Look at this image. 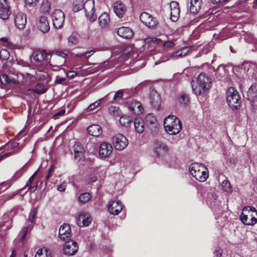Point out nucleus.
Returning a JSON list of instances; mask_svg holds the SVG:
<instances>
[{"instance_id":"obj_1","label":"nucleus","mask_w":257,"mask_h":257,"mask_svg":"<svg viewBox=\"0 0 257 257\" xmlns=\"http://www.w3.org/2000/svg\"><path fill=\"white\" fill-rule=\"evenodd\" d=\"M211 84L210 78L206 76L204 73H200L196 81H192L193 91L196 95H201L210 88Z\"/></svg>"},{"instance_id":"obj_2","label":"nucleus","mask_w":257,"mask_h":257,"mask_svg":"<svg viewBox=\"0 0 257 257\" xmlns=\"http://www.w3.org/2000/svg\"><path fill=\"white\" fill-rule=\"evenodd\" d=\"M164 125L166 132L172 135L178 134L182 130L180 119L173 115H168L165 118Z\"/></svg>"},{"instance_id":"obj_3","label":"nucleus","mask_w":257,"mask_h":257,"mask_svg":"<svg viewBox=\"0 0 257 257\" xmlns=\"http://www.w3.org/2000/svg\"><path fill=\"white\" fill-rule=\"evenodd\" d=\"M189 170L192 176L200 182H204L209 176L208 169L201 163H192L189 167Z\"/></svg>"},{"instance_id":"obj_4","label":"nucleus","mask_w":257,"mask_h":257,"mask_svg":"<svg viewBox=\"0 0 257 257\" xmlns=\"http://www.w3.org/2000/svg\"><path fill=\"white\" fill-rule=\"evenodd\" d=\"M226 99L228 105L233 109H236L240 106V96L234 87H231L228 89Z\"/></svg>"},{"instance_id":"obj_5","label":"nucleus","mask_w":257,"mask_h":257,"mask_svg":"<svg viewBox=\"0 0 257 257\" xmlns=\"http://www.w3.org/2000/svg\"><path fill=\"white\" fill-rule=\"evenodd\" d=\"M49 55L46 50L34 52L31 57L32 63L36 66L43 65L49 62Z\"/></svg>"},{"instance_id":"obj_6","label":"nucleus","mask_w":257,"mask_h":257,"mask_svg":"<svg viewBox=\"0 0 257 257\" xmlns=\"http://www.w3.org/2000/svg\"><path fill=\"white\" fill-rule=\"evenodd\" d=\"M85 12L86 17L90 22L95 21L97 16L94 14L95 7L94 0H88L84 3L83 8Z\"/></svg>"},{"instance_id":"obj_7","label":"nucleus","mask_w":257,"mask_h":257,"mask_svg":"<svg viewBox=\"0 0 257 257\" xmlns=\"http://www.w3.org/2000/svg\"><path fill=\"white\" fill-rule=\"evenodd\" d=\"M54 27L56 29H60L63 26L65 15L62 11L59 9L54 10L51 15Z\"/></svg>"},{"instance_id":"obj_8","label":"nucleus","mask_w":257,"mask_h":257,"mask_svg":"<svg viewBox=\"0 0 257 257\" xmlns=\"http://www.w3.org/2000/svg\"><path fill=\"white\" fill-rule=\"evenodd\" d=\"M217 195L214 190H210L207 193L206 197V202L210 207L216 211L220 210V203L217 200Z\"/></svg>"},{"instance_id":"obj_9","label":"nucleus","mask_w":257,"mask_h":257,"mask_svg":"<svg viewBox=\"0 0 257 257\" xmlns=\"http://www.w3.org/2000/svg\"><path fill=\"white\" fill-rule=\"evenodd\" d=\"M128 144L126 138L122 134H118L113 137V144L117 150L122 151L127 147Z\"/></svg>"},{"instance_id":"obj_10","label":"nucleus","mask_w":257,"mask_h":257,"mask_svg":"<svg viewBox=\"0 0 257 257\" xmlns=\"http://www.w3.org/2000/svg\"><path fill=\"white\" fill-rule=\"evenodd\" d=\"M154 150L158 157H163L168 153V148L166 144L161 141H156L154 146Z\"/></svg>"},{"instance_id":"obj_11","label":"nucleus","mask_w":257,"mask_h":257,"mask_svg":"<svg viewBox=\"0 0 257 257\" xmlns=\"http://www.w3.org/2000/svg\"><path fill=\"white\" fill-rule=\"evenodd\" d=\"M78 249L77 242L73 240L66 241L63 247L64 253L68 256L74 255L77 252Z\"/></svg>"},{"instance_id":"obj_12","label":"nucleus","mask_w":257,"mask_h":257,"mask_svg":"<svg viewBox=\"0 0 257 257\" xmlns=\"http://www.w3.org/2000/svg\"><path fill=\"white\" fill-rule=\"evenodd\" d=\"M113 148L110 144L102 142L99 145V156L101 158H106L111 154Z\"/></svg>"},{"instance_id":"obj_13","label":"nucleus","mask_w":257,"mask_h":257,"mask_svg":"<svg viewBox=\"0 0 257 257\" xmlns=\"http://www.w3.org/2000/svg\"><path fill=\"white\" fill-rule=\"evenodd\" d=\"M71 229L68 224L64 223L60 227L59 237L61 240L63 241L68 240L71 236Z\"/></svg>"},{"instance_id":"obj_14","label":"nucleus","mask_w":257,"mask_h":257,"mask_svg":"<svg viewBox=\"0 0 257 257\" xmlns=\"http://www.w3.org/2000/svg\"><path fill=\"white\" fill-rule=\"evenodd\" d=\"M91 221L89 214L87 213L80 212L77 217L76 222L79 227L87 226Z\"/></svg>"},{"instance_id":"obj_15","label":"nucleus","mask_w":257,"mask_h":257,"mask_svg":"<svg viewBox=\"0 0 257 257\" xmlns=\"http://www.w3.org/2000/svg\"><path fill=\"white\" fill-rule=\"evenodd\" d=\"M107 208L111 214L117 215L122 209V205L119 201H110L107 204Z\"/></svg>"},{"instance_id":"obj_16","label":"nucleus","mask_w":257,"mask_h":257,"mask_svg":"<svg viewBox=\"0 0 257 257\" xmlns=\"http://www.w3.org/2000/svg\"><path fill=\"white\" fill-rule=\"evenodd\" d=\"M37 27L44 34L47 33L49 31V22L46 16H41L39 17L37 23Z\"/></svg>"},{"instance_id":"obj_17","label":"nucleus","mask_w":257,"mask_h":257,"mask_svg":"<svg viewBox=\"0 0 257 257\" xmlns=\"http://www.w3.org/2000/svg\"><path fill=\"white\" fill-rule=\"evenodd\" d=\"M141 21L146 26L153 28L156 25V22L151 15L146 13H142L140 17Z\"/></svg>"},{"instance_id":"obj_18","label":"nucleus","mask_w":257,"mask_h":257,"mask_svg":"<svg viewBox=\"0 0 257 257\" xmlns=\"http://www.w3.org/2000/svg\"><path fill=\"white\" fill-rule=\"evenodd\" d=\"M150 101L154 109H159L161 104L160 97L157 92L154 89L150 91Z\"/></svg>"},{"instance_id":"obj_19","label":"nucleus","mask_w":257,"mask_h":257,"mask_svg":"<svg viewBox=\"0 0 257 257\" xmlns=\"http://www.w3.org/2000/svg\"><path fill=\"white\" fill-rule=\"evenodd\" d=\"M11 14L7 0H0V18L3 20L8 19Z\"/></svg>"},{"instance_id":"obj_20","label":"nucleus","mask_w":257,"mask_h":257,"mask_svg":"<svg viewBox=\"0 0 257 257\" xmlns=\"http://www.w3.org/2000/svg\"><path fill=\"white\" fill-rule=\"evenodd\" d=\"M171 9L170 18L173 22L177 21L180 15L179 4L176 2H172L170 5Z\"/></svg>"},{"instance_id":"obj_21","label":"nucleus","mask_w":257,"mask_h":257,"mask_svg":"<svg viewBox=\"0 0 257 257\" xmlns=\"http://www.w3.org/2000/svg\"><path fill=\"white\" fill-rule=\"evenodd\" d=\"M15 23L18 29H23L25 27L27 23L26 15L22 13H18L15 16Z\"/></svg>"},{"instance_id":"obj_22","label":"nucleus","mask_w":257,"mask_h":257,"mask_svg":"<svg viewBox=\"0 0 257 257\" xmlns=\"http://www.w3.org/2000/svg\"><path fill=\"white\" fill-rule=\"evenodd\" d=\"M129 110L133 113L140 115L144 112V108L141 103L137 101H132L128 106Z\"/></svg>"},{"instance_id":"obj_23","label":"nucleus","mask_w":257,"mask_h":257,"mask_svg":"<svg viewBox=\"0 0 257 257\" xmlns=\"http://www.w3.org/2000/svg\"><path fill=\"white\" fill-rule=\"evenodd\" d=\"M115 32L118 36L120 37L130 39L133 36V32L128 27H121L115 30Z\"/></svg>"},{"instance_id":"obj_24","label":"nucleus","mask_w":257,"mask_h":257,"mask_svg":"<svg viewBox=\"0 0 257 257\" xmlns=\"http://www.w3.org/2000/svg\"><path fill=\"white\" fill-rule=\"evenodd\" d=\"M113 11L119 18H122L126 12V6L120 1L115 2L113 4Z\"/></svg>"},{"instance_id":"obj_25","label":"nucleus","mask_w":257,"mask_h":257,"mask_svg":"<svg viewBox=\"0 0 257 257\" xmlns=\"http://www.w3.org/2000/svg\"><path fill=\"white\" fill-rule=\"evenodd\" d=\"M247 99L250 103L254 102L257 99V84H252L247 92Z\"/></svg>"},{"instance_id":"obj_26","label":"nucleus","mask_w":257,"mask_h":257,"mask_svg":"<svg viewBox=\"0 0 257 257\" xmlns=\"http://www.w3.org/2000/svg\"><path fill=\"white\" fill-rule=\"evenodd\" d=\"M99 26L102 29H105L108 27L110 22L109 15L106 13H103L99 17Z\"/></svg>"},{"instance_id":"obj_27","label":"nucleus","mask_w":257,"mask_h":257,"mask_svg":"<svg viewBox=\"0 0 257 257\" xmlns=\"http://www.w3.org/2000/svg\"><path fill=\"white\" fill-rule=\"evenodd\" d=\"M87 131L91 136L98 137L102 134V130L99 125L94 124L87 128Z\"/></svg>"},{"instance_id":"obj_28","label":"nucleus","mask_w":257,"mask_h":257,"mask_svg":"<svg viewBox=\"0 0 257 257\" xmlns=\"http://www.w3.org/2000/svg\"><path fill=\"white\" fill-rule=\"evenodd\" d=\"M202 3V0H191L190 12L194 14L198 13L201 9Z\"/></svg>"},{"instance_id":"obj_29","label":"nucleus","mask_w":257,"mask_h":257,"mask_svg":"<svg viewBox=\"0 0 257 257\" xmlns=\"http://www.w3.org/2000/svg\"><path fill=\"white\" fill-rule=\"evenodd\" d=\"M134 123L135 130L137 133L141 134L144 131V122L141 118H135Z\"/></svg>"},{"instance_id":"obj_30","label":"nucleus","mask_w":257,"mask_h":257,"mask_svg":"<svg viewBox=\"0 0 257 257\" xmlns=\"http://www.w3.org/2000/svg\"><path fill=\"white\" fill-rule=\"evenodd\" d=\"M75 158H81L83 156V148L80 143H76L74 146Z\"/></svg>"},{"instance_id":"obj_31","label":"nucleus","mask_w":257,"mask_h":257,"mask_svg":"<svg viewBox=\"0 0 257 257\" xmlns=\"http://www.w3.org/2000/svg\"><path fill=\"white\" fill-rule=\"evenodd\" d=\"M189 51V49L188 48H184L181 50H179L172 53L169 55L170 58H177V57H181L182 56H185Z\"/></svg>"},{"instance_id":"obj_32","label":"nucleus","mask_w":257,"mask_h":257,"mask_svg":"<svg viewBox=\"0 0 257 257\" xmlns=\"http://www.w3.org/2000/svg\"><path fill=\"white\" fill-rule=\"evenodd\" d=\"M145 122L148 126L153 127L156 124L157 119L153 113H149L146 116Z\"/></svg>"},{"instance_id":"obj_33","label":"nucleus","mask_w":257,"mask_h":257,"mask_svg":"<svg viewBox=\"0 0 257 257\" xmlns=\"http://www.w3.org/2000/svg\"><path fill=\"white\" fill-rule=\"evenodd\" d=\"M84 7V0H74L72 10L74 12H77L82 10Z\"/></svg>"},{"instance_id":"obj_34","label":"nucleus","mask_w":257,"mask_h":257,"mask_svg":"<svg viewBox=\"0 0 257 257\" xmlns=\"http://www.w3.org/2000/svg\"><path fill=\"white\" fill-rule=\"evenodd\" d=\"M29 91H32L35 93L42 94L47 91V88L41 83H38L35 89H29Z\"/></svg>"},{"instance_id":"obj_35","label":"nucleus","mask_w":257,"mask_h":257,"mask_svg":"<svg viewBox=\"0 0 257 257\" xmlns=\"http://www.w3.org/2000/svg\"><path fill=\"white\" fill-rule=\"evenodd\" d=\"M35 257H51L50 252L47 248H40L37 250Z\"/></svg>"},{"instance_id":"obj_36","label":"nucleus","mask_w":257,"mask_h":257,"mask_svg":"<svg viewBox=\"0 0 257 257\" xmlns=\"http://www.w3.org/2000/svg\"><path fill=\"white\" fill-rule=\"evenodd\" d=\"M101 99H99L96 101L95 102L90 104L88 107L84 109L83 110V113H86L91 111H93L95 109H96L99 105L101 101Z\"/></svg>"},{"instance_id":"obj_37","label":"nucleus","mask_w":257,"mask_h":257,"mask_svg":"<svg viewBox=\"0 0 257 257\" xmlns=\"http://www.w3.org/2000/svg\"><path fill=\"white\" fill-rule=\"evenodd\" d=\"M119 121L121 125L128 127L132 123V119L128 116L123 115L120 117Z\"/></svg>"},{"instance_id":"obj_38","label":"nucleus","mask_w":257,"mask_h":257,"mask_svg":"<svg viewBox=\"0 0 257 257\" xmlns=\"http://www.w3.org/2000/svg\"><path fill=\"white\" fill-rule=\"evenodd\" d=\"M221 186L223 190L228 193L232 192L233 188L228 180H224L221 183Z\"/></svg>"},{"instance_id":"obj_39","label":"nucleus","mask_w":257,"mask_h":257,"mask_svg":"<svg viewBox=\"0 0 257 257\" xmlns=\"http://www.w3.org/2000/svg\"><path fill=\"white\" fill-rule=\"evenodd\" d=\"M91 196L89 193H81L78 198L79 201L82 203L85 204L87 203L91 199Z\"/></svg>"},{"instance_id":"obj_40","label":"nucleus","mask_w":257,"mask_h":257,"mask_svg":"<svg viewBox=\"0 0 257 257\" xmlns=\"http://www.w3.org/2000/svg\"><path fill=\"white\" fill-rule=\"evenodd\" d=\"M32 228V225H28V226L25 227L23 229L22 231L21 232V236L19 238V240L21 242H23L27 234L28 231L29 230H31Z\"/></svg>"},{"instance_id":"obj_41","label":"nucleus","mask_w":257,"mask_h":257,"mask_svg":"<svg viewBox=\"0 0 257 257\" xmlns=\"http://www.w3.org/2000/svg\"><path fill=\"white\" fill-rule=\"evenodd\" d=\"M179 102L184 105H187L189 103V96L185 94H181L179 98Z\"/></svg>"},{"instance_id":"obj_42","label":"nucleus","mask_w":257,"mask_h":257,"mask_svg":"<svg viewBox=\"0 0 257 257\" xmlns=\"http://www.w3.org/2000/svg\"><path fill=\"white\" fill-rule=\"evenodd\" d=\"M108 113L113 116H117L119 115V109L118 107L114 106H111L108 107Z\"/></svg>"},{"instance_id":"obj_43","label":"nucleus","mask_w":257,"mask_h":257,"mask_svg":"<svg viewBox=\"0 0 257 257\" xmlns=\"http://www.w3.org/2000/svg\"><path fill=\"white\" fill-rule=\"evenodd\" d=\"M37 214V210L36 208H33L31 212L30 213L28 221L32 223L33 221L34 220V218L36 217V215Z\"/></svg>"},{"instance_id":"obj_44","label":"nucleus","mask_w":257,"mask_h":257,"mask_svg":"<svg viewBox=\"0 0 257 257\" xmlns=\"http://www.w3.org/2000/svg\"><path fill=\"white\" fill-rule=\"evenodd\" d=\"M146 43L152 42L156 44H158L161 42V40L156 37H149L145 39Z\"/></svg>"},{"instance_id":"obj_45","label":"nucleus","mask_w":257,"mask_h":257,"mask_svg":"<svg viewBox=\"0 0 257 257\" xmlns=\"http://www.w3.org/2000/svg\"><path fill=\"white\" fill-rule=\"evenodd\" d=\"M9 52L6 49H2L0 52V57L2 59L7 60L9 58Z\"/></svg>"},{"instance_id":"obj_46","label":"nucleus","mask_w":257,"mask_h":257,"mask_svg":"<svg viewBox=\"0 0 257 257\" xmlns=\"http://www.w3.org/2000/svg\"><path fill=\"white\" fill-rule=\"evenodd\" d=\"M0 80L1 82L4 84L9 83L10 81L6 74H2L0 75Z\"/></svg>"},{"instance_id":"obj_47","label":"nucleus","mask_w":257,"mask_h":257,"mask_svg":"<svg viewBox=\"0 0 257 257\" xmlns=\"http://www.w3.org/2000/svg\"><path fill=\"white\" fill-rule=\"evenodd\" d=\"M250 218L248 221V225H253L257 222V215L253 216L251 215Z\"/></svg>"},{"instance_id":"obj_48","label":"nucleus","mask_w":257,"mask_h":257,"mask_svg":"<svg viewBox=\"0 0 257 257\" xmlns=\"http://www.w3.org/2000/svg\"><path fill=\"white\" fill-rule=\"evenodd\" d=\"M240 219H241L242 222L243 224L248 225V223L249 220L248 219V216L247 215H245L243 213H241V214L240 215Z\"/></svg>"},{"instance_id":"obj_49","label":"nucleus","mask_w":257,"mask_h":257,"mask_svg":"<svg viewBox=\"0 0 257 257\" xmlns=\"http://www.w3.org/2000/svg\"><path fill=\"white\" fill-rule=\"evenodd\" d=\"M163 46L165 48H173L174 47L175 44L174 42L172 41H167L163 43Z\"/></svg>"},{"instance_id":"obj_50","label":"nucleus","mask_w":257,"mask_h":257,"mask_svg":"<svg viewBox=\"0 0 257 257\" xmlns=\"http://www.w3.org/2000/svg\"><path fill=\"white\" fill-rule=\"evenodd\" d=\"M38 170L36 171L35 173L29 178V179L28 180V181H27V182L26 183V186H29V185H30V184L34 181L35 176H36V175L38 173Z\"/></svg>"},{"instance_id":"obj_51","label":"nucleus","mask_w":257,"mask_h":257,"mask_svg":"<svg viewBox=\"0 0 257 257\" xmlns=\"http://www.w3.org/2000/svg\"><path fill=\"white\" fill-rule=\"evenodd\" d=\"M94 52H95V51L93 50L84 52V57H85L86 58H88L91 56H92L94 54Z\"/></svg>"},{"instance_id":"obj_52","label":"nucleus","mask_w":257,"mask_h":257,"mask_svg":"<svg viewBox=\"0 0 257 257\" xmlns=\"http://www.w3.org/2000/svg\"><path fill=\"white\" fill-rule=\"evenodd\" d=\"M122 95H123L122 91L121 90H119V91H117L114 94V95L113 97V99H116L118 98H121V97H122Z\"/></svg>"},{"instance_id":"obj_53","label":"nucleus","mask_w":257,"mask_h":257,"mask_svg":"<svg viewBox=\"0 0 257 257\" xmlns=\"http://www.w3.org/2000/svg\"><path fill=\"white\" fill-rule=\"evenodd\" d=\"M77 73L73 71H69L67 73V76L70 78H73L75 76H76Z\"/></svg>"},{"instance_id":"obj_54","label":"nucleus","mask_w":257,"mask_h":257,"mask_svg":"<svg viewBox=\"0 0 257 257\" xmlns=\"http://www.w3.org/2000/svg\"><path fill=\"white\" fill-rule=\"evenodd\" d=\"M53 170H54V166L52 165V166H51V168L49 169L48 174L46 176V179L47 180H48L49 179V178L51 177V174L53 172Z\"/></svg>"},{"instance_id":"obj_55","label":"nucleus","mask_w":257,"mask_h":257,"mask_svg":"<svg viewBox=\"0 0 257 257\" xmlns=\"http://www.w3.org/2000/svg\"><path fill=\"white\" fill-rule=\"evenodd\" d=\"M68 41H69V42H70L72 44H75L77 42V40L74 36H70L68 38Z\"/></svg>"},{"instance_id":"obj_56","label":"nucleus","mask_w":257,"mask_h":257,"mask_svg":"<svg viewBox=\"0 0 257 257\" xmlns=\"http://www.w3.org/2000/svg\"><path fill=\"white\" fill-rule=\"evenodd\" d=\"M1 41L4 43V45L5 46H8L10 45V43L7 38H2L1 39Z\"/></svg>"},{"instance_id":"obj_57","label":"nucleus","mask_w":257,"mask_h":257,"mask_svg":"<svg viewBox=\"0 0 257 257\" xmlns=\"http://www.w3.org/2000/svg\"><path fill=\"white\" fill-rule=\"evenodd\" d=\"M65 78H60L58 76H57L56 78V80H55V83H56L57 84H61L62 83L63 81H64V80H65Z\"/></svg>"},{"instance_id":"obj_58","label":"nucleus","mask_w":257,"mask_h":257,"mask_svg":"<svg viewBox=\"0 0 257 257\" xmlns=\"http://www.w3.org/2000/svg\"><path fill=\"white\" fill-rule=\"evenodd\" d=\"M222 251L220 248H217L215 249L214 253L216 256H220L222 254Z\"/></svg>"},{"instance_id":"obj_59","label":"nucleus","mask_w":257,"mask_h":257,"mask_svg":"<svg viewBox=\"0 0 257 257\" xmlns=\"http://www.w3.org/2000/svg\"><path fill=\"white\" fill-rule=\"evenodd\" d=\"M66 185L65 184H62L58 187V190L60 192L64 191L65 190Z\"/></svg>"},{"instance_id":"obj_60","label":"nucleus","mask_w":257,"mask_h":257,"mask_svg":"<svg viewBox=\"0 0 257 257\" xmlns=\"http://www.w3.org/2000/svg\"><path fill=\"white\" fill-rule=\"evenodd\" d=\"M56 54L57 56H59L62 58H65L67 56V54L65 53L62 52H56Z\"/></svg>"},{"instance_id":"obj_61","label":"nucleus","mask_w":257,"mask_h":257,"mask_svg":"<svg viewBox=\"0 0 257 257\" xmlns=\"http://www.w3.org/2000/svg\"><path fill=\"white\" fill-rule=\"evenodd\" d=\"M38 0H25V3L28 5H32L35 4Z\"/></svg>"},{"instance_id":"obj_62","label":"nucleus","mask_w":257,"mask_h":257,"mask_svg":"<svg viewBox=\"0 0 257 257\" xmlns=\"http://www.w3.org/2000/svg\"><path fill=\"white\" fill-rule=\"evenodd\" d=\"M65 110L64 109H62V110L59 111V112H58L57 113H56L55 114V116L58 117L60 115H62L63 114H64L65 113Z\"/></svg>"},{"instance_id":"obj_63","label":"nucleus","mask_w":257,"mask_h":257,"mask_svg":"<svg viewBox=\"0 0 257 257\" xmlns=\"http://www.w3.org/2000/svg\"><path fill=\"white\" fill-rule=\"evenodd\" d=\"M97 179V177L96 176H93L91 178H90L89 180V183H92V182H95Z\"/></svg>"},{"instance_id":"obj_64","label":"nucleus","mask_w":257,"mask_h":257,"mask_svg":"<svg viewBox=\"0 0 257 257\" xmlns=\"http://www.w3.org/2000/svg\"><path fill=\"white\" fill-rule=\"evenodd\" d=\"M250 210L251 211V212H253L255 215H257V211L255 209V208L254 207H250Z\"/></svg>"}]
</instances>
